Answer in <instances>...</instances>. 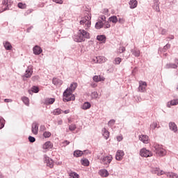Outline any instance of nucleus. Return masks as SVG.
I'll return each mask as SVG.
<instances>
[{
	"label": "nucleus",
	"instance_id": "nucleus-1",
	"mask_svg": "<svg viewBox=\"0 0 178 178\" xmlns=\"http://www.w3.org/2000/svg\"><path fill=\"white\" fill-rule=\"evenodd\" d=\"M77 88V83H72L69 88H67L63 92L64 102H69V101H74L76 96L73 95V92Z\"/></svg>",
	"mask_w": 178,
	"mask_h": 178
},
{
	"label": "nucleus",
	"instance_id": "nucleus-2",
	"mask_svg": "<svg viewBox=\"0 0 178 178\" xmlns=\"http://www.w3.org/2000/svg\"><path fill=\"white\" fill-rule=\"evenodd\" d=\"M87 39H90V33L84 29H79L77 35L74 37L75 42H83V41H86Z\"/></svg>",
	"mask_w": 178,
	"mask_h": 178
},
{
	"label": "nucleus",
	"instance_id": "nucleus-3",
	"mask_svg": "<svg viewBox=\"0 0 178 178\" xmlns=\"http://www.w3.org/2000/svg\"><path fill=\"white\" fill-rule=\"evenodd\" d=\"M152 151L155 152L157 156H165L166 155V150L163 149V147L156 143L153 145Z\"/></svg>",
	"mask_w": 178,
	"mask_h": 178
},
{
	"label": "nucleus",
	"instance_id": "nucleus-4",
	"mask_svg": "<svg viewBox=\"0 0 178 178\" xmlns=\"http://www.w3.org/2000/svg\"><path fill=\"white\" fill-rule=\"evenodd\" d=\"M112 156L110 155L103 157L102 159H100V161L102 165H104L106 168H108L109 164L111 163V162H112Z\"/></svg>",
	"mask_w": 178,
	"mask_h": 178
},
{
	"label": "nucleus",
	"instance_id": "nucleus-5",
	"mask_svg": "<svg viewBox=\"0 0 178 178\" xmlns=\"http://www.w3.org/2000/svg\"><path fill=\"white\" fill-rule=\"evenodd\" d=\"M140 155L143 158H149L150 156H152V152L145 148H143L140 150Z\"/></svg>",
	"mask_w": 178,
	"mask_h": 178
},
{
	"label": "nucleus",
	"instance_id": "nucleus-6",
	"mask_svg": "<svg viewBox=\"0 0 178 178\" xmlns=\"http://www.w3.org/2000/svg\"><path fill=\"white\" fill-rule=\"evenodd\" d=\"M2 5L3 9L2 10H0V13H2V12H5V10H9V6L12 5V1H10V0H3Z\"/></svg>",
	"mask_w": 178,
	"mask_h": 178
},
{
	"label": "nucleus",
	"instance_id": "nucleus-7",
	"mask_svg": "<svg viewBox=\"0 0 178 178\" xmlns=\"http://www.w3.org/2000/svg\"><path fill=\"white\" fill-rule=\"evenodd\" d=\"M175 63H170L165 65V69H177L178 58H175Z\"/></svg>",
	"mask_w": 178,
	"mask_h": 178
},
{
	"label": "nucleus",
	"instance_id": "nucleus-8",
	"mask_svg": "<svg viewBox=\"0 0 178 178\" xmlns=\"http://www.w3.org/2000/svg\"><path fill=\"white\" fill-rule=\"evenodd\" d=\"M146 87H147V82L143 81H139L138 91L140 92H145Z\"/></svg>",
	"mask_w": 178,
	"mask_h": 178
},
{
	"label": "nucleus",
	"instance_id": "nucleus-9",
	"mask_svg": "<svg viewBox=\"0 0 178 178\" xmlns=\"http://www.w3.org/2000/svg\"><path fill=\"white\" fill-rule=\"evenodd\" d=\"M31 131L35 136H37V134H38V123L37 122H33L31 127Z\"/></svg>",
	"mask_w": 178,
	"mask_h": 178
},
{
	"label": "nucleus",
	"instance_id": "nucleus-10",
	"mask_svg": "<svg viewBox=\"0 0 178 178\" xmlns=\"http://www.w3.org/2000/svg\"><path fill=\"white\" fill-rule=\"evenodd\" d=\"M44 163H46L47 166H49V168H54V161L47 156H44Z\"/></svg>",
	"mask_w": 178,
	"mask_h": 178
},
{
	"label": "nucleus",
	"instance_id": "nucleus-11",
	"mask_svg": "<svg viewBox=\"0 0 178 178\" xmlns=\"http://www.w3.org/2000/svg\"><path fill=\"white\" fill-rule=\"evenodd\" d=\"M151 172L152 173H153L154 175H157V176H162V175L165 174V172L163 170H161L159 168H153L151 169Z\"/></svg>",
	"mask_w": 178,
	"mask_h": 178
},
{
	"label": "nucleus",
	"instance_id": "nucleus-12",
	"mask_svg": "<svg viewBox=\"0 0 178 178\" xmlns=\"http://www.w3.org/2000/svg\"><path fill=\"white\" fill-rule=\"evenodd\" d=\"M124 156V152L123 150H118L115 154L116 161H122Z\"/></svg>",
	"mask_w": 178,
	"mask_h": 178
},
{
	"label": "nucleus",
	"instance_id": "nucleus-13",
	"mask_svg": "<svg viewBox=\"0 0 178 178\" xmlns=\"http://www.w3.org/2000/svg\"><path fill=\"white\" fill-rule=\"evenodd\" d=\"M169 129L171 130V131H173V133H177V124L175 123L174 122H170L168 124Z\"/></svg>",
	"mask_w": 178,
	"mask_h": 178
},
{
	"label": "nucleus",
	"instance_id": "nucleus-14",
	"mask_svg": "<svg viewBox=\"0 0 178 178\" xmlns=\"http://www.w3.org/2000/svg\"><path fill=\"white\" fill-rule=\"evenodd\" d=\"M92 62H94V63H102L105 62V57L104 56L95 57V58L92 59Z\"/></svg>",
	"mask_w": 178,
	"mask_h": 178
},
{
	"label": "nucleus",
	"instance_id": "nucleus-15",
	"mask_svg": "<svg viewBox=\"0 0 178 178\" xmlns=\"http://www.w3.org/2000/svg\"><path fill=\"white\" fill-rule=\"evenodd\" d=\"M153 6L152 8L156 10V12H160L161 9L159 8V0H153Z\"/></svg>",
	"mask_w": 178,
	"mask_h": 178
},
{
	"label": "nucleus",
	"instance_id": "nucleus-16",
	"mask_svg": "<svg viewBox=\"0 0 178 178\" xmlns=\"http://www.w3.org/2000/svg\"><path fill=\"white\" fill-rule=\"evenodd\" d=\"M52 83L54 86H57V87H60V86H62V84H63V81H62V80H60L58 78H54L52 80Z\"/></svg>",
	"mask_w": 178,
	"mask_h": 178
},
{
	"label": "nucleus",
	"instance_id": "nucleus-17",
	"mask_svg": "<svg viewBox=\"0 0 178 178\" xmlns=\"http://www.w3.org/2000/svg\"><path fill=\"white\" fill-rule=\"evenodd\" d=\"M34 55H40L42 52V49L38 45H35L33 48Z\"/></svg>",
	"mask_w": 178,
	"mask_h": 178
},
{
	"label": "nucleus",
	"instance_id": "nucleus-18",
	"mask_svg": "<svg viewBox=\"0 0 178 178\" xmlns=\"http://www.w3.org/2000/svg\"><path fill=\"white\" fill-rule=\"evenodd\" d=\"M32 75H33V70L31 69V67H28V68L25 72L24 76L26 79H29L31 77Z\"/></svg>",
	"mask_w": 178,
	"mask_h": 178
},
{
	"label": "nucleus",
	"instance_id": "nucleus-19",
	"mask_svg": "<svg viewBox=\"0 0 178 178\" xmlns=\"http://www.w3.org/2000/svg\"><path fill=\"white\" fill-rule=\"evenodd\" d=\"M129 5L131 9H136L137 5H138V2H137V0H130Z\"/></svg>",
	"mask_w": 178,
	"mask_h": 178
},
{
	"label": "nucleus",
	"instance_id": "nucleus-20",
	"mask_svg": "<svg viewBox=\"0 0 178 178\" xmlns=\"http://www.w3.org/2000/svg\"><path fill=\"white\" fill-rule=\"evenodd\" d=\"M90 20H91V15H86L80 21V24H85V23H87V22H90Z\"/></svg>",
	"mask_w": 178,
	"mask_h": 178
},
{
	"label": "nucleus",
	"instance_id": "nucleus-21",
	"mask_svg": "<svg viewBox=\"0 0 178 178\" xmlns=\"http://www.w3.org/2000/svg\"><path fill=\"white\" fill-rule=\"evenodd\" d=\"M52 147H54L52 143H51V141H47L43 145L42 148L43 149H51Z\"/></svg>",
	"mask_w": 178,
	"mask_h": 178
},
{
	"label": "nucleus",
	"instance_id": "nucleus-22",
	"mask_svg": "<svg viewBox=\"0 0 178 178\" xmlns=\"http://www.w3.org/2000/svg\"><path fill=\"white\" fill-rule=\"evenodd\" d=\"M140 141L144 143V144H148V136L146 135H140L139 136Z\"/></svg>",
	"mask_w": 178,
	"mask_h": 178
},
{
	"label": "nucleus",
	"instance_id": "nucleus-23",
	"mask_svg": "<svg viewBox=\"0 0 178 178\" xmlns=\"http://www.w3.org/2000/svg\"><path fill=\"white\" fill-rule=\"evenodd\" d=\"M3 45L5 48V49H6V51L12 50V48H13L12 44L8 41L3 42Z\"/></svg>",
	"mask_w": 178,
	"mask_h": 178
},
{
	"label": "nucleus",
	"instance_id": "nucleus-24",
	"mask_svg": "<svg viewBox=\"0 0 178 178\" xmlns=\"http://www.w3.org/2000/svg\"><path fill=\"white\" fill-rule=\"evenodd\" d=\"M175 105H178V99H175L168 102L167 106L168 108H170Z\"/></svg>",
	"mask_w": 178,
	"mask_h": 178
},
{
	"label": "nucleus",
	"instance_id": "nucleus-25",
	"mask_svg": "<svg viewBox=\"0 0 178 178\" xmlns=\"http://www.w3.org/2000/svg\"><path fill=\"white\" fill-rule=\"evenodd\" d=\"M99 175L102 176V177H108L109 176V172L106 169L100 170L99 171Z\"/></svg>",
	"mask_w": 178,
	"mask_h": 178
},
{
	"label": "nucleus",
	"instance_id": "nucleus-26",
	"mask_svg": "<svg viewBox=\"0 0 178 178\" xmlns=\"http://www.w3.org/2000/svg\"><path fill=\"white\" fill-rule=\"evenodd\" d=\"M91 108V103L88 102H86L81 106V109L83 111H87V109H90Z\"/></svg>",
	"mask_w": 178,
	"mask_h": 178
},
{
	"label": "nucleus",
	"instance_id": "nucleus-27",
	"mask_svg": "<svg viewBox=\"0 0 178 178\" xmlns=\"http://www.w3.org/2000/svg\"><path fill=\"white\" fill-rule=\"evenodd\" d=\"M97 41H102L103 44H105L106 42V36L105 35H98L97 36Z\"/></svg>",
	"mask_w": 178,
	"mask_h": 178
},
{
	"label": "nucleus",
	"instance_id": "nucleus-28",
	"mask_svg": "<svg viewBox=\"0 0 178 178\" xmlns=\"http://www.w3.org/2000/svg\"><path fill=\"white\" fill-rule=\"evenodd\" d=\"M55 102V98H46L44 99L45 105H52Z\"/></svg>",
	"mask_w": 178,
	"mask_h": 178
},
{
	"label": "nucleus",
	"instance_id": "nucleus-29",
	"mask_svg": "<svg viewBox=\"0 0 178 178\" xmlns=\"http://www.w3.org/2000/svg\"><path fill=\"white\" fill-rule=\"evenodd\" d=\"M102 131L103 133V136L104 137L105 140H108L109 138V131H108V130H106V129L105 128H104Z\"/></svg>",
	"mask_w": 178,
	"mask_h": 178
},
{
	"label": "nucleus",
	"instance_id": "nucleus-30",
	"mask_svg": "<svg viewBox=\"0 0 178 178\" xmlns=\"http://www.w3.org/2000/svg\"><path fill=\"white\" fill-rule=\"evenodd\" d=\"M131 52L132 55H134V56H136V58H138V56H140V50L137 49L131 50Z\"/></svg>",
	"mask_w": 178,
	"mask_h": 178
},
{
	"label": "nucleus",
	"instance_id": "nucleus-31",
	"mask_svg": "<svg viewBox=\"0 0 178 178\" xmlns=\"http://www.w3.org/2000/svg\"><path fill=\"white\" fill-rule=\"evenodd\" d=\"M102 27H104V22L102 21H99L95 24V29H97V30H99L102 29Z\"/></svg>",
	"mask_w": 178,
	"mask_h": 178
},
{
	"label": "nucleus",
	"instance_id": "nucleus-32",
	"mask_svg": "<svg viewBox=\"0 0 178 178\" xmlns=\"http://www.w3.org/2000/svg\"><path fill=\"white\" fill-rule=\"evenodd\" d=\"M22 102H24V105H26V106H30V99H29V97H23L22 98Z\"/></svg>",
	"mask_w": 178,
	"mask_h": 178
},
{
	"label": "nucleus",
	"instance_id": "nucleus-33",
	"mask_svg": "<svg viewBox=\"0 0 178 178\" xmlns=\"http://www.w3.org/2000/svg\"><path fill=\"white\" fill-rule=\"evenodd\" d=\"M83 154V151L75 150L74 152V156H76V158H80V156H82Z\"/></svg>",
	"mask_w": 178,
	"mask_h": 178
},
{
	"label": "nucleus",
	"instance_id": "nucleus-34",
	"mask_svg": "<svg viewBox=\"0 0 178 178\" xmlns=\"http://www.w3.org/2000/svg\"><path fill=\"white\" fill-rule=\"evenodd\" d=\"M81 163L83 166H90V161L87 159H83L81 160Z\"/></svg>",
	"mask_w": 178,
	"mask_h": 178
},
{
	"label": "nucleus",
	"instance_id": "nucleus-35",
	"mask_svg": "<svg viewBox=\"0 0 178 178\" xmlns=\"http://www.w3.org/2000/svg\"><path fill=\"white\" fill-rule=\"evenodd\" d=\"M108 20H109V22L114 23V24H116V23L118 22V17H116V15L110 17L108 18Z\"/></svg>",
	"mask_w": 178,
	"mask_h": 178
},
{
	"label": "nucleus",
	"instance_id": "nucleus-36",
	"mask_svg": "<svg viewBox=\"0 0 178 178\" xmlns=\"http://www.w3.org/2000/svg\"><path fill=\"white\" fill-rule=\"evenodd\" d=\"M161 127L159 125L158 126V122H154L150 124V128L152 130H155L156 129H159Z\"/></svg>",
	"mask_w": 178,
	"mask_h": 178
},
{
	"label": "nucleus",
	"instance_id": "nucleus-37",
	"mask_svg": "<svg viewBox=\"0 0 178 178\" xmlns=\"http://www.w3.org/2000/svg\"><path fill=\"white\" fill-rule=\"evenodd\" d=\"M5 127V119L0 116V130Z\"/></svg>",
	"mask_w": 178,
	"mask_h": 178
},
{
	"label": "nucleus",
	"instance_id": "nucleus-38",
	"mask_svg": "<svg viewBox=\"0 0 178 178\" xmlns=\"http://www.w3.org/2000/svg\"><path fill=\"white\" fill-rule=\"evenodd\" d=\"M18 8H19V9H26L27 8V4L22 3V2H19L17 4Z\"/></svg>",
	"mask_w": 178,
	"mask_h": 178
},
{
	"label": "nucleus",
	"instance_id": "nucleus-39",
	"mask_svg": "<svg viewBox=\"0 0 178 178\" xmlns=\"http://www.w3.org/2000/svg\"><path fill=\"white\" fill-rule=\"evenodd\" d=\"M31 90H32V92H35V94H37V93L40 92V88L34 86L31 88Z\"/></svg>",
	"mask_w": 178,
	"mask_h": 178
},
{
	"label": "nucleus",
	"instance_id": "nucleus-40",
	"mask_svg": "<svg viewBox=\"0 0 178 178\" xmlns=\"http://www.w3.org/2000/svg\"><path fill=\"white\" fill-rule=\"evenodd\" d=\"M167 176L170 178H178V175L175 172H169Z\"/></svg>",
	"mask_w": 178,
	"mask_h": 178
},
{
	"label": "nucleus",
	"instance_id": "nucleus-41",
	"mask_svg": "<svg viewBox=\"0 0 178 178\" xmlns=\"http://www.w3.org/2000/svg\"><path fill=\"white\" fill-rule=\"evenodd\" d=\"M91 98H92V99H97L98 98V92H92L91 93Z\"/></svg>",
	"mask_w": 178,
	"mask_h": 178
},
{
	"label": "nucleus",
	"instance_id": "nucleus-42",
	"mask_svg": "<svg viewBox=\"0 0 178 178\" xmlns=\"http://www.w3.org/2000/svg\"><path fill=\"white\" fill-rule=\"evenodd\" d=\"M51 136V134L49 131H44L43 133V137H44V138H49Z\"/></svg>",
	"mask_w": 178,
	"mask_h": 178
},
{
	"label": "nucleus",
	"instance_id": "nucleus-43",
	"mask_svg": "<svg viewBox=\"0 0 178 178\" xmlns=\"http://www.w3.org/2000/svg\"><path fill=\"white\" fill-rule=\"evenodd\" d=\"M62 113V109L60 108H56L54 111V115H60Z\"/></svg>",
	"mask_w": 178,
	"mask_h": 178
},
{
	"label": "nucleus",
	"instance_id": "nucleus-44",
	"mask_svg": "<svg viewBox=\"0 0 178 178\" xmlns=\"http://www.w3.org/2000/svg\"><path fill=\"white\" fill-rule=\"evenodd\" d=\"M76 124H72L71 125L69 126V130H70V131H74V130H76Z\"/></svg>",
	"mask_w": 178,
	"mask_h": 178
},
{
	"label": "nucleus",
	"instance_id": "nucleus-45",
	"mask_svg": "<svg viewBox=\"0 0 178 178\" xmlns=\"http://www.w3.org/2000/svg\"><path fill=\"white\" fill-rule=\"evenodd\" d=\"M33 8H30L29 10H27L25 13H24V16H29V15H30L31 13H33Z\"/></svg>",
	"mask_w": 178,
	"mask_h": 178
},
{
	"label": "nucleus",
	"instance_id": "nucleus-46",
	"mask_svg": "<svg viewBox=\"0 0 178 178\" xmlns=\"http://www.w3.org/2000/svg\"><path fill=\"white\" fill-rule=\"evenodd\" d=\"M170 48V44H165L163 48V51L166 52Z\"/></svg>",
	"mask_w": 178,
	"mask_h": 178
},
{
	"label": "nucleus",
	"instance_id": "nucleus-47",
	"mask_svg": "<svg viewBox=\"0 0 178 178\" xmlns=\"http://www.w3.org/2000/svg\"><path fill=\"white\" fill-rule=\"evenodd\" d=\"M70 176L71 178H79V174H77L76 172H71L70 174Z\"/></svg>",
	"mask_w": 178,
	"mask_h": 178
},
{
	"label": "nucleus",
	"instance_id": "nucleus-48",
	"mask_svg": "<svg viewBox=\"0 0 178 178\" xmlns=\"http://www.w3.org/2000/svg\"><path fill=\"white\" fill-rule=\"evenodd\" d=\"M120 62H122V58L119 57L115 58V65H120Z\"/></svg>",
	"mask_w": 178,
	"mask_h": 178
},
{
	"label": "nucleus",
	"instance_id": "nucleus-49",
	"mask_svg": "<svg viewBox=\"0 0 178 178\" xmlns=\"http://www.w3.org/2000/svg\"><path fill=\"white\" fill-rule=\"evenodd\" d=\"M29 143H35V138L31 136H29L28 138Z\"/></svg>",
	"mask_w": 178,
	"mask_h": 178
},
{
	"label": "nucleus",
	"instance_id": "nucleus-50",
	"mask_svg": "<svg viewBox=\"0 0 178 178\" xmlns=\"http://www.w3.org/2000/svg\"><path fill=\"white\" fill-rule=\"evenodd\" d=\"M116 122V121L115 120H111L108 122V124L110 127H112V126H113V124H115V123Z\"/></svg>",
	"mask_w": 178,
	"mask_h": 178
},
{
	"label": "nucleus",
	"instance_id": "nucleus-51",
	"mask_svg": "<svg viewBox=\"0 0 178 178\" xmlns=\"http://www.w3.org/2000/svg\"><path fill=\"white\" fill-rule=\"evenodd\" d=\"M92 80L95 81V83H99V79L98 75H95L92 77Z\"/></svg>",
	"mask_w": 178,
	"mask_h": 178
},
{
	"label": "nucleus",
	"instance_id": "nucleus-52",
	"mask_svg": "<svg viewBox=\"0 0 178 178\" xmlns=\"http://www.w3.org/2000/svg\"><path fill=\"white\" fill-rule=\"evenodd\" d=\"M55 3H58V5H62L63 3V0H52Z\"/></svg>",
	"mask_w": 178,
	"mask_h": 178
},
{
	"label": "nucleus",
	"instance_id": "nucleus-53",
	"mask_svg": "<svg viewBox=\"0 0 178 178\" xmlns=\"http://www.w3.org/2000/svg\"><path fill=\"white\" fill-rule=\"evenodd\" d=\"M119 51H120V54H123V52L126 51V48L124 47H120Z\"/></svg>",
	"mask_w": 178,
	"mask_h": 178
},
{
	"label": "nucleus",
	"instance_id": "nucleus-54",
	"mask_svg": "<svg viewBox=\"0 0 178 178\" xmlns=\"http://www.w3.org/2000/svg\"><path fill=\"white\" fill-rule=\"evenodd\" d=\"M63 147H66L67 145H69L70 144V142L69 140H64L63 142Z\"/></svg>",
	"mask_w": 178,
	"mask_h": 178
},
{
	"label": "nucleus",
	"instance_id": "nucleus-55",
	"mask_svg": "<svg viewBox=\"0 0 178 178\" xmlns=\"http://www.w3.org/2000/svg\"><path fill=\"white\" fill-rule=\"evenodd\" d=\"M111 27V25L109 24V22H106L104 23V29H109Z\"/></svg>",
	"mask_w": 178,
	"mask_h": 178
},
{
	"label": "nucleus",
	"instance_id": "nucleus-56",
	"mask_svg": "<svg viewBox=\"0 0 178 178\" xmlns=\"http://www.w3.org/2000/svg\"><path fill=\"white\" fill-rule=\"evenodd\" d=\"M166 33H168V30L165 29H161V34L162 35H165V34H166Z\"/></svg>",
	"mask_w": 178,
	"mask_h": 178
},
{
	"label": "nucleus",
	"instance_id": "nucleus-57",
	"mask_svg": "<svg viewBox=\"0 0 178 178\" xmlns=\"http://www.w3.org/2000/svg\"><path fill=\"white\" fill-rule=\"evenodd\" d=\"M47 129V127H44V125H40V131H44Z\"/></svg>",
	"mask_w": 178,
	"mask_h": 178
},
{
	"label": "nucleus",
	"instance_id": "nucleus-58",
	"mask_svg": "<svg viewBox=\"0 0 178 178\" xmlns=\"http://www.w3.org/2000/svg\"><path fill=\"white\" fill-rule=\"evenodd\" d=\"M120 24H123L124 23V19L119 18L118 21Z\"/></svg>",
	"mask_w": 178,
	"mask_h": 178
},
{
	"label": "nucleus",
	"instance_id": "nucleus-59",
	"mask_svg": "<svg viewBox=\"0 0 178 178\" xmlns=\"http://www.w3.org/2000/svg\"><path fill=\"white\" fill-rule=\"evenodd\" d=\"M99 81H105V77L99 75Z\"/></svg>",
	"mask_w": 178,
	"mask_h": 178
},
{
	"label": "nucleus",
	"instance_id": "nucleus-60",
	"mask_svg": "<svg viewBox=\"0 0 178 178\" xmlns=\"http://www.w3.org/2000/svg\"><path fill=\"white\" fill-rule=\"evenodd\" d=\"M122 140H123V136H117V141L120 143V141H122Z\"/></svg>",
	"mask_w": 178,
	"mask_h": 178
},
{
	"label": "nucleus",
	"instance_id": "nucleus-61",
	"mask_svg": "<svg viewBox=\"0 0 178 178\" xmlns=\"http://www.w3.org/2000/svg\"><path fill=\"white\" fill-rule=\"evenodd\" d=\"M4 102H6V103L13 102V100L11 99H5Z\"/></svg>",
	"mask_w": 178,
	"mask_h": 178
},
{
	"label": "nucleus",
	"instance_id": "nucleus-62",
	"mask_svg": "<svg viewBox=\"0 0 178 178\" xmlns=\"http://www.w3.org/2000/svg\"><path fill=\"white\" fill-rule=\"evenodd\" d=\"M39 76H35L32 77L33 81H35V80H38Z\"/></svg>",
	"mask_w": 178,
	"mask_h": 178
},
{
	"label": "nucleus",
	"instance_id": "nucleus-63",
	"mask_svg": "<svg viewBox=\"0 0 178 178\" xmlns=\"http://www.w3.org/2000/svg\"><path fill=\"white\" fill-rule=\"evenodd\" d=\"M98 85L96 83H91L90 86L92 88H95V87H97Z\"/></svg>",
	"mask_w": 178,
	"mask_h": 178
},
{
	"label": "nucleus",
	"instance_id": "nucleus-64",
	"mask_svg": "<svg viewBox=\"0 0 178 178\" xmlns=\"http://www.w3.org/2000/svg\"><path fill=\"white\" fill-rule=\"evenodd\" d=\"M63 121L62 120H60L58 121V125L63 124Z\"/></svg>",
	"mask_w": 178,
	"mask_h": 178
}]
</instances>
